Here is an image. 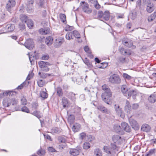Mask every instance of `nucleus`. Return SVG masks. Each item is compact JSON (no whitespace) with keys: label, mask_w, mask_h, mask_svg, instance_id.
<instances>
[{"label":"nucleus","mask_w":156,"mask_h":156,"mask_svg":"<svg viewBox=\"0 0 156 156\" xmlns=\"http://www.w3.org/2000/svg\"><path fill=\"white\" fill-rule=\"evenodd\" d=\"M108 80L109 82L112 84H119L121 81L119 76L116 74L111 75L108 78Z\"/></svg>","instance_id":"nucleus-1"},{"label":"nucleus","mask_w":156,"mask_h":156,"mask_svg":"<svg viewBox=\"0 0 156 156\" xmlns=\"http://www.w3.org/2000/svg\"><path fill=\"white\" fill-rule=\"evenodd\" d=\"M38 64L41 70L46 72L49 71V68H48V66L51 65V64L49 62L43 61H39Z\"/></svg>","instance_id":"nucleus-2"},{"label":"nucleus","mask_w":156,"mask_h":156,"mask_svg":"<svg viewBox=\"0 0 156 156\" xmlns=\"http://www.w3.org/2000/svg\"><path fill=\"white\" fill-rule=\"evenodd\" d=\"M111 92L108 91L107 92H104L101 94V98L103 101L108 105H110V97L112 96Z\"/></svg>","instance_id":"nucleus-3"},{"label":"nucleus","mask_w":156,"mask_h":156,"mask_svg":"<svg viewBox=\"0 0 156 156\" xmlns=\"http://www.w3.org/2000/svg\"><path fill=\"white\" fill-rule=\"evenodd\" d=\"M83 10L85 12L90 14L92 12V10L89 8L88 4L84 1H82L80 3Z\"/></svg>","instance_id":"nucleus-4"},{"label":"nucleus","mask_w":156,"mask_h":156,"mask_svg":"<svg viewBox=\"0 0 156 156\" xmlns=\"http://www.w3.org/2000/svg\"><path fill=\"white\" fill-rule=\"evenodd\" d=\"M81 148L77 146L75 148H71L69 152V154L72 155L76 156L78 155L81 150Z\"/></svg>","instance_id":"nucleus-5"},{"label":"nucleus","mask_w":156,"mask_h":156,"mask_svg":"<svg viewBox=\"0 0 156 156\" xmlns=\"http://www.w3.org/2000/svg\"><path fill=\"white\" fill-rule=\"evenodd\" d=\"M114 108L117 115L122 118H124L125 115L123 113L122 108L118 105H115Z\"/></svg>","instance_id":"nucleus-6"},{"label":"nucleus","mask_w":156,"mask_h":156,"mask_svg":"<svg viewBox=\"0 0 156 156\" xmlns=\"http://www.w3.org/2000/svg\"><path fill=\"white\" fill-rule=\"evenodd\" d=\"M33 43V40L31 39H29L26 41L24 45L29 50H31L34 47Z\"/></svg>","instance_id":"nucleus-7"},{"label":"nucleus","mask_w":156,"mask_h":156,"mask_svg":"<svg viewBox=\"0 0 156 156\" xmlns=\"http://www.w3.org/2000/svg\"><path fill=\"white\" fill-rule=\"evenodd\" d=\"M16 4V2L14 0H9L7 4L6 5V9L7 10L10 12H11V8L14 6Z\"/></svg>","instance_id":"nucleus-8"},{"label":"nucleus","mask_w":156,"mask_h":156,"mask_svg":"<svg viewBox=\"0 0 156 156\" xmlns=\"http://www.w3.org/2000/svg\"><path fill=\"white\" fill-rule=\"evenodd\" d=\"M129 123L132 128L135 130H138L139 128L138 124L137 122L133 119H129Z\"/></svg>","instance_id":"nucleus-9"},{"label":"nucleus","mask_w":156,"mask_h":156,"mask_svg":"<svg viewBox=\"0 0 156 156\" xmlns=\"http://www.w3.org/2000/svg\"><path fill=\"white\" fill-rule=\"evenodd\" d=\"M76 94L72 92H67L66 93V97L72 101L74 102L76 99Z\"/></svg>","instance_id":"nucleus-10"},{"label":"nucleus","mask_w":156,"mask_h":156,"mask_svg":"<svg viewBox=\"0 0 156 156\" xmlns=\"http://www.w3.org/2000/svg\"><path fill=\"white\" fill-rule=\"evenodd\" d=\"M97 108L103 113L106 114H109L110 113V111L103 105H98L97 106Z\"/></svg>","instance_id":"nucleus-11"},{"label":"nucleus","mask_w":156,"mask_h":156,"mask_svg":"<svg viewBox=\"0 0 156 156\" xmlns=\"http://www.w3.org/2000/svg\"><path fill=\"white\" fill-rule=\"evenodd\" d=\"M121 126L122 131L124 130L127 132H130L131 128L127 123L125 122H122L121 123Z\"/></svg>","instance_id":"nucleus-12"},{"label":"nucleus","mask_w":156,"mask_h":156,"mask_svg":"<svg viewBox=\"0 0 156 156\" xmlns=\"http://www.w3.org/2000/svg\"><path fill=\"white\" fill-rule=\"evenodd\" d=\"M112 140L114 143L117 144H120L122 141L121 137L117 135H113L112 137Z\"/></svg>","instance_id":"nucleus-13"},{"label":"nucleus","mask_w":156,"mask_h":156,"mask_svg":"<svg viewBox=\"0 0 156 156\" xmlns=\"http://www.w3.org/2000/svg\"><path fill=\"white\" fill-rule=\"evenodd\" d=\"M147 4L146 10L148 12L150 13L154 10V7L153 4L149 0L147 1Z\"/></svg>","instance_id":"nucleus-14"},{"label":"nucleus","mask_w":156,"mask_h":156,"mask_svg":"<svg viewBox=\"0 0 156 156\" xmlns=\"http://www.w3.org/2000/svg\"><path fill=\"white\" fill-rule=\"evenodd\" d=\"M136 91L131 90H129L127 93V95L126 97L128 98L131 96H132L133 99H136Z\"/></svg>","instance_id":"nucleus-15"},{"label":"nucleus","mask_w":156,"mask_h":156,"mask_svg":"<svg viewBox=\"0 0 156 156\" xmlns=\"http://www.w3.org/2000/svg\"><path fill=\"white\" fill-rule=\"evenodd\" d=\"M72 130L74 132L79 131L81 129V125L78 123H74L72 126Z\"/></svg>","instance_id":"nucleus-16"},{"label":"nucleus","mask_w":156,"mask_h":156,"mask_svg":"<svg viewBox=\"0 0 156 156\" xmlns=\"http://www.w3.org/2000/svg\"><path fill=\"white\" fill-rule=\"evenodd\" d=\"M125 111L127 113V114H130L131 112V106L130 105L129 102L128 101L126 100V105L125 106Z\"/></svg>","instance_id":"nucleus-17"},{"label":"nucleus","mask_w":156,"mask_h":156,"mask_svg":"<svg viewBox=\"0 0 156 156\" xmlns=\"http://www.w3.org/2000/svg\"><path fill=\"white\" fill-rule=\"evenodd\" d=\"M148 100L151 103H154L156 101V94L154 93L151 94L148 98Z\"/></svg>","instance_id":"nucleus-18"},{"label":"nucleus","mask_w":156,"mask_h":156,"mask_svg":"<svg viewBox=\"0 0 156 156\" xmlns=\"http://www.w3.org/2000/svg\"><path fill=\"white\" fill-rule=\"evenodd\" d=\"M11 100L9 98H5L3 101V105L5 107L9 106L11 104Z\"/></svg>","instance_id":"nucleus-19"},{"label":"nucleus","mask_w":156,"mask_h":156,"mask_svg":"<svg viewBox=\"0 0 156 156\" xmlns=\"http://www.w3.org/2000/svg\"><path fill=\"white\" fill-rule=\"evenodd\" d=\"M39 31L40 34L45 35L49 34L50 30L49 28L46 27L40 29Z\"/></svg>","instance_id":"nucleus-20"},{"label":"nucleus","mask_w":156,"mask_h":156,"mask_svg":"<svg viewBox=\"0 0 156 156\" xmlns=\"http://www.w3.org/2000/svg\"><path fill=\"white\" fill-rule=\"evenodd\" d=\"M55 88L56 92L57 95L59 97L62 96L63 93L62 88L60 86H58L57 88L55 87Z\"/></svg>","instance_id":"nucleus-21"},{"label":"nucleus","mask_w":156,"mask_h":156,"mask_svg":"<svg viewBox=\"0 0 156 156\" xmlns=\"http://www.w3.org/2000/svg\"><path fill=\"white\" fill-rule=\"evenodd\" d=\"M141 130L144 131L148 132L151 129V127L147 124H144L142 126Z\"/></svg>","instance_id":"nucleus-22"},{"label":"nucleus","mask_w":156,"mask_h":156,"mask_svg":"<svg viewBox=\"0 0 156 156\" xmlns=\"http://www.w3.org/2000/svg\"><path fill=\"white\" fill-rule=\"evenodd\" d=\"M53 38L51 36L47 37L45 40L46 44L48 46L51 45L53 43Z\"/></svg>","instance_id":"nucleus-23"},{"label":"nucleus","mask_w":156,"mask_h":156,"mask_svg":"<svg viewBox=\"0 0 156 156\" xmlns=\"http://www.w3.org/2000/svg\"><path fill=\"white\" fill-rule=\"evenodd\" d=\"M114 128L115 131L117 133H119L122 131L121 126L118 124H115L114 125Z\"/></svg>","instance_id":"nucleus-24"},{"label":"nucleus","mask_w":156,"mask_h":156,"mask_svg":"<svg viewBox=\"0 0 156 156\" xmlns=\"http://www.w3.org/2000/svg\"><path fill=\"white\" fill-rule=\"evenodd\" d=\"M110 13L108 11H105L104 12L102 19L105 20H108L109 19Z\"/></svg>","instance_id":"nucleus-25"},{"label":"nucleus","mask_w":156,"mask_h":156,"mask_svg":"<svg viewBox=\"0 0 156 156\" xmlns=\"http://www.w3.org/2000/svg\"><path fill=\"white\" fill-rule=\"evenodd\" d=\"M15 28V26L13 24H8L5 27V29L8 32H12Z\"/></svg>","instance_id":"nucleus-26"},{"label":"nucleus","mask_w":156,"mask_h":156,"mask_svg":"<svg viewBox=\"0 0 156 156\" xmlns=\"http://www.w3.org/2000/svg\"><path fill=\"white\" fill-rule=\"evenodd\" d=\"M104 151L108 154H111L112 151L110 147L107 146H105L103 147Z\"/></svg>","instance_id":"nucleus-27"},{"label":"nucleus","mask_w":156,"mask_h":156,"mask_svg":"<svg viewBox=\"0 0 156 156\" xmlns=\"http://www.w3.org/2000/svg\"><path fill=\"white\" fill-rule=\"evenodd\" d=\"M128 91V90L126 86L124 85H122L121 87V91L123 95L125 96L127 95V93Z\"/></svg>","instance_id":"nucleus-28"},{"label":"nucleus","mask_w":156,"mask_h":156,"mask_svg":"<svg viewBox=\"0 0 156 156\" xmlns=\"http://www.w3.org/2000/svg\"><path fill=\"white\" fill-rule=\"evenodd\" d=\"M75 117L73 115H70L68 118V122L71 125L74 122Z\"/></svg>","instance_id":"nucleus-29"},{"label":"nucleus","mask_w":156,"mask_h":156,"mask_svg":"<svg viewBox=\"0 0 156 156\" xmlns=\"http://www.w3.org/2000/svg\"><path fill=\"white\" fill-rule=\"evenodd\" d=\"M64 40L62 39H56L55 43V45L56 47H59L63 42Z\"/></svg>","instance_id":"nucleus-30"},{"label":"nucleus","mask_w":156,"mask_h":156,"mask_svg":"<svg viewBox=\"0 0 156 156\" xmlns=\"http://www.w3.org/2000/svg\"><path fill=\"white\" fill-rule=\"evenodd\" d=\"M118 61L120 63H123L127 62V60L125 57L121 56L118 58Z\"/></svg>","instance_id":"nucleus-31"},{"label":"nucleus","mask_w":156,"mask_h":156,"mask_svg":"<svg viewBox=\"0 0 156 156\" xmlns=\"http://www.w3.org/2000/svg\"><path fill=\"white\" fill-rule=\"evenodd\" d=\"M94 154L96 156H102V153L99 148H97L95 149Z\"/></svg>","instance_id":"nucleus-32"},{"label":"nucleus","mask_w":156,"mask_h":156,"mask_svg":"<svg viewBox=\"0 0 156 156\" xmlns=\"http://www.w3.org/2000/svg\"><path fill=\"white\" fill-rule=\"evenodd\" d=\"M20 19L22 23H27V20H29L28 19L27 16L24 15H20Z\"/></svg>","instance_id":"nucleus-33"},{"label":"nucleus","mask_w":156,"mask_h":156,"mask_svg":"<svg viewBox=\"0 0 156 156\" xmlns=\"http://www.w3.org/2000/svg\"><path fill=\"white\" fill-rule=\"evenodd\" d=\"M60 17L61 21L63 23H66V15L64 14L61 13L60 14Z\"/></svg>","instance_id":"nucleus-34"},{"label":"nucleus","mask_w":156,"mask_h":156,"mask_svg":"<svg viewBox=\"0 0 156 156\" xmlns=\"http://www.w3.org/2000/svg\"><path fill=\"white\" fill-rule=\"evenodd\" d=\"M27 24L28 27L30 29L34 25V23L33 21L30 19H29L27 21Z\"/></svg>","instance_id":"nucleus-35"},{"label":"nucleus","mask_w":156,"mask_h":156,"mask_svg":"<svg viewBox=\"0 0 156 156\" xmlns=\"http://www.w3.org/2000/svg\"><path fill=\"white\" fill-rule=\"evenodd\" d=\"M72 34L77 38H80V35L79 32L76 30H74L72 32Z\"/></svg>","instance_id":"nucleus-36"},{"label":"nucleus","mask_w":156,"mask_h":156,"mask_svg":"<svg viewBox=\"0 0 156 156\" xmlns=\"http://www.w3.org/2000/svg\"><path fill=\"white\" fill-rule=\"evenodd\" d=\"M51 131L52 133H59L61 132V130L58 127H54L51 129Z\"/></svg>","instance_id":"nucleus-37"},{"label":"nucleus","mask_w":156,"mask_h":156,"mask_svg":"<svg viewBox=\"0 0 156 156\" xmlns=\"http://www.w3.org/2000/svg\"><path fill=\"white\" fill-rule=\"evenodd\" d=\"M72 32H67L66 35V38L68 40H70L73 39Z\"/></svg>","instance_id":"nucleus-38"},{"label":"nucleus","mask_w":156,"mask_h":156,"mask_svg":"<svg viewBox=\"0 0 156 156\" xmlns=\"http://www.w3.org/2000/svg\"><path fill=\"white\" fill-rule=\"evenodd\" d=\"M62 102L63 107L65 108L68 103L67 99L65 98H63L62 99Z\"/></svg>","instance_id":"nucleus-39"},{"label":"nucleus","mask_w":156,"mask_h":156,"mask_svg":"<svg viewBox=\"0 0 156 156\" xmlns=\"http://www.w3.org/2000/svg\"><path fill=\"white\" fill-rule=\"evenodd\" d=\"M125 45L129 48L134 47L133 45L132 41L130 40H128L127 43L126 44H125Z\"/></svg>","instance_id":"nucleus-40"},{"label":"nucleus","mask_w":156,"mask_h":156,"mask_svg":"<svg viewBox=\"0 0 156 156\" xmlns=\"http://www.w3.org/2000/svg\"><path fill=\"white\" fill-rule=\"evenodd\" d=\"M102 89L105 91L104 92H107L108 91L111 92L110 89L108 88V86L106 84H104L102 87Z\"/></svg>","instance_id":"nucleus-41"},{"label":"nucleus","mask_w":156,"mask_h":156,"mask_svg":"<svg viewBox=\"0 0 156 156\" xmlns=\"http://www.w3.org/2000/svg\"><path fill=\"white\" fill-rule=\"evenodd\" d=\"M40 96L44 99L47 98L48 97V94L44 91H42L40 93Z\"/></svg>","instance_id":"nucleus-42"},{"label":"nucleus","mask_w":156,"mask_h":156,"mask_svg":"<svg viewBox=\"0 0 156 156\" xmlns=\"http://www.w3.org/2000/svg\"><path fill=\"white\" fill-rule=\"evenodd\" d=\"M154 149H151L145 155V156H151L155 153Z\"/></svg>","instance_id":"nucleus-43"},{"label":"nucleus","mask_w":156,"mask_h":156,"mask_svg":"<svg viewBox=\"0 0 156 156\" xmlns=\"http://www.w3.org/2000/svg\"><path fill=\"white\" fill-rule=\"evenodd\" d=\"M38 86L40 87H43L45 84V82L42 80H39L37 82Z\"/></svg>","instance_id":"nucleus-44"},{"label":"nucleus","mask_w":156,"mask_h":156,"mask_svg":"<svg viewBox=\"0 0 156 156\" xmlns=\"http://www.w3.org/2000/svg\"><path fill=\"white\" fill-rule=\"evenodd\" d=\"M74 29L73 26H71L68 25H66V27H65L64 30L66 31H71Z\"/></svg>","instance_id":"nucleus-45"},{"label":"nucleus","mask_w":156,"mask_h":156,"mask_svg":"<svg viewBox=\"0 0 156 156\" xmlns=\"http://www.w3.org/2000/svg\"><path fill=\"white\" fill-rule=\"evenodd\" d=\"M33 6L32 5H29V6H26V10L27 12L29 13H31L33 11Z\"/></svg>","instance_id":"nucleus-46"},{"label":"nucleus","mask_w":156,"mask_h":156,"mask_svg":"<svg viewBox=\"0 0 156 156\" xmlns=\"http://www.w3.org/2000/svg\"><path fill=\"white\" fill-rule=\"evenodd\" d=\"M83 62L88 67H91L92 66V64L89 62V60L86 58L84 59Z\"/></svg>","instance_id":"nucleus-47"},{"label":"nucleus","mask_w":156,"mask_h":156,"mask_svg":"<svg viewBox=\"0 0 156 156\" xmlns=\"http://www.w3.org/2000/svg\"><path fill=\"white\" fill-rule=\"evenodd\" d=\"M31 107L33 110L37 109L38 106V103L36 102H33L31 104Z\"/></svg>","instance_id":"nucleus-48"},{"label":"nucleus","mask_w":156,"mask_h":156,"mask_svg":"<svg viewBox=\"0 0 156 156\" xmlns=\"http://www.w3.org/2000/svg\"><path fill=\"white\" fill-rule=\"evenodd\" d=\"M90 147V145L89 143L85 142L83 144V147L84 149H87Z\"/></svg>","instance_id":"nucleus-49"},{"label":"nucleus","mask_w":156,"mask_h":156,"mask_svg":"<svg viewBox=\"0 0 156 156\" xmlns=\"http://www.w3.org/2000/svg\"><path fill=\"white\" fill-rule=\"evenodd\" d=\"M31 114L36 116L38 119L41 117L40 112L39 111H34L32 113H31Z\"/></svg>","instance_id":"nucleus-50"},{"label":"nucleus","mask_w":156,"mask_h":156,"mask_svg":"<svg viewBox=\"0 0 156 156\" xmlns=\"http://www.w3.org/2000/svg\"><path fill=\"white\" fill-rule=\"evenodd\" d=\"M58 141L61 143H65L66 140L64 137L63 136H59L58 138Z\"/></svg>","instance_id":"nucleus-51"},{"label":"nucleus","mask_w":156,"mask_h":156,"mask_svg":"<svg viewBox=\"0 0 156 156\" xmlns=\"http://www.w3.org/2000/svg\"><path fill=\"white\" fill-rule=\"evenodd\" d=\"M123 77L124 78L127 79L128 80H131L132 78V77L126 73H123Z\"/></svg>","instance_id":"nucleus-52"},{"label":"nucleus","mask_w":156,"mask_h":156,"mask_svg":"<svg viewBox=\"0 0 156 156\" xmlns=\"http://www.w3.org/2000/svg\"><path fill=\"white\" fill-rule=\"evenodd\" d=\"M37 153L38 155L41 156L45 154V151L44 150L41 148L38 151Z\"/></svg>","instance_id":"nucleus-53"},{"label":"nucleus","mask_w":156,"mask_h":156,"mask_svg":"<svg viewBox=\"0 0 156 156\" xmlns=\"http://www.w3.org/2000/svg\"><path fill=\"white\" fill-rule=\"evenodd\" d=\"M14 92H13L12 91H6L3 93V94L4 95L7 96L9 95V96H12L13 95V93Z\"/></svg>","instance_id":"nucleus-54"},{"label":"nucleus","mask_w":156,"mask_h":156,"mask_svg":"<svg viewBox=\"0 0 156 156\" xmlns=\"http://www.w3.org/2000/svg\"><path fill=\"white\" fill-rule=\"evenodd\" d=\"M49 58V55L47 54L42 55L41 59L43 60H47Z\"/></svg>","instance_id":"nucleus-55"},{"label":"nucleus","mask_w":156,"mask_h":156,"mask_svg":"<svg viewBox=\"0 0 156 156\" xmlns=\"http://www.w3.org/2000/svg\"><path fill=\"white\" fill-rule=\"evenodd\" d=\"M21 111L22 112H26L27 113H29L30 112V110L26 106H23L21 108Z\"/></svg>","instance_id":"nucleus-56"},{"label":"nucleus","mask_w":156,"mask_h":156,"mask_svg":"<svg viewBox=\"0 0 156 156\" xmlns=\"http://www.w3.org/2000/svg\"><path fill=\"white\" fill-rule=\"evenodd\" d=\"M50 75L51 74H49L42 73L41 75H40V77L44 79L46 78L48 76H50Z\"/></svg>","instance_id":"nucleus-57"},{"label":"nucleus","mask_w":156,"mask_h":156,"mask_svg":"<svg viewBox=\"0 0 156 156\" xmlns=\"http://www.w3.org/2000/svg\"><path fill=\"white\" fill-rule=\"evenodd\" d=\"M19 28L21 30H23L25 29V25L24 23H20L19 25Z\"/></svg>","instance_id":"nucleus-58"},{"label":"nucleus","mask_w":156,"mask_h":156,"mask_svg":"<svg viewBox=\"0 0 156 156\" xmlns=\"http://www.w3.org/2000/svg\"><path fill=\"white\" fill-rule=\"evenodd\" d=\"M26 83V82L25 81L23 82L22 84H21L16 89L17 90H20L21 89L23 88V87L25 85Z\"/></svg>","instance_id":"nucleus-59"},{"label":"nucleus","mask_w":156,"mask_h":156,"mask_svg":"<svg viewBox=\"0 0 156 156\" xmlns=\"http://www.w3.org/2000/svg\"><path fill=\"white\" fill-rule=\"evenodd\" d=\"M27 2L26 3V6H29V5H33L34 3V0H27Z\"/></svg>","instance_id":"nucleus-60"},{"label":"nucleus","mask_w":156,"mask_h":156,"mask_svg":"<svg viewBox=\"0 0 156 156\" xmlns=\"http://www.w3.org/2000/svg\"><path fill=\"white\" fill-rule=\"evenodd\" d=\"M131 55L130 51L128 49H126L123 55Z\"/></svg>","instance_id":"nucleus-61"},{"label":"nucleus","mask_w":156,"mask_h":156,"mask_svg":"<svg viewBox=\"0 0 156 156\" xmlns=\"http://www.w3.org/2000/svg\"><path fill=\"white\" fill-rule=\"evenodd\" d=\"M87 140L89 142H91L94 139V137L91 135H89L87 136Z\"/></svg>","instance_id":"nucleus-62"},{"label":"nucleus","mask_w":156,"mask_h":156,"mask_svg":"<svg viewBox=\"0 0 156 156\" xmlns=\"http://www.w3.org/2000/svg\"><path fill=\"white\" fill-rule=\"evenodd\" d=\"M111 146V149L112 150V151L113 150H115L117 148V146L116 145L115 143H111L110 144Z\"/></svg>","instance_id":"nucleus-63"},{"label":"nucleus","mask_w":156,"mask_h":156,"mask_svg":"<svg viewBox=\"0 0 156 156\" xmlns=\"http://www.w3.org/2000/svg\"><path fill=\"white\" fill-rule=\"evenodd\" d=\"M84 50L85 51L88 53H91L90 50V49L87 46H86L84 47Z\"/></svg>","instance_id":"nucleus-64"}]
</instances>
